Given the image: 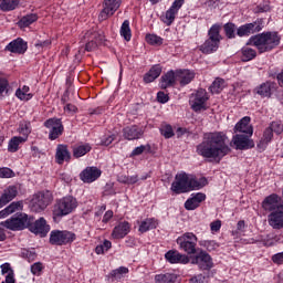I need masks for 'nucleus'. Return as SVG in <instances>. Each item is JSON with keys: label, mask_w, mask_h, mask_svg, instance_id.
Masks as SVG:
<instances>
[{"label": "nucleus", "mask_w": 283, "mask_h": 283, "mask_svg": "<svg viewBox=\"0 0 283 283\" xmlns=\"http://www.w3.org/2000/svg\"><path fill=\"white\" fill-rule=\"evenodd\" d=\"M197 154L202 158L222 160L224 156L231 154V148L227 145V136L222 133H210L205 135L203 142L197 146Z\"/></svg>", "instance_id": "1"}, {"label": "nucleus", "mask_w": 283, "mask_h": 283, "mask_svg": "<svg viewBox=\"0 0 283 283\" xmlns=\"http://www.w3.org/2000/svg\"><path fill=\"white\" fill-rule=\"evenodd\" d=\"M207 185L208 181L205 177L196 179L193 175L181 172L176 175L175 181L171 184L170 189L174 191V193H187V191H191L193 189H202V187H207Z\"/></svg>", "instance_id": "2"}, {"label": "nucleus", "mask_w": 283, "mask_h": 283, "mask_svg": "<svg viewBox=\"0 0 283 283\" xmlns=\"http://www.w3.org/2000/svg\"><path fill=\"white\" fill-rule=\"evenodd\" d=\"M281 38L277 32H263L261 34L252 35L247 45H254L260 52V54H264V52H271V50H275L277 45H280Z\"/></svg>", "instance_id": "3"}, {"label": "nucleus", "mask_w": 283, "mask_h": 283, "mask_svg": "<svg viewBox=\"0 0 283 283\" xmlns=\"http://www.w3.org/2000/svg\"><path fill=\"white\" fill-rule=\"evenodd\" d=\"M76 207H78V202L76 201V198L72 196L57 200L53 208L54 222H59L61 218L70 216V213H72Z\"/></svg>", "instance_id": "4"}, {"label": "nucleus", "mask_w": 283, "mask_h": 283, "mask_svg": "<svg viewBox=\"0 0 283 283\" xmlns=\"http://www.w3.org/2000/svg\"><path fill=\"white\" fill-rule=\"evenodd\" d=\"M220 41H222V35H220V25L213 24L208 31V39L200 46V51L202 54H212V52H218Z\"/></svg>", "instance_id": "5"}, {"label": "nucleus", "mask_w": 283, "mask_h": 283, "mask_svg": "<svg viewBox=\"0 0 283 283\" xmlns=\"http://www.w3.org/2000/svg\"><path fill=\"white\" fill-rule=\"evenodd\" d=\"M32 217H28L25 213H15L10 219L2 221L0 224L10 231H23V229L30 228V221Z\"/></svg>", "instance_id": "6"}, {"label": "nucleus", "mask_w": 283, "mask_h": 283, "mask_svg": "<svg viewBox=\"0 0 283 283\" xmlns=\"http://www.w3.org/2000/svg\"><path fill=\"white\" fill-rule=\"evenodd\" d=\"M179 249L188 255H195L198 247V237L193 232H185L177 239Z\"/></svg>", "instance_id": "7"}, {"label": "nucleus", "mask_w": 283, "mask_h": 283, "mask_svg": "<svg viewBox=\"0 0 283 283\" xmlns=\"http://www.w3.org/2000/svg\"><path fill=\"white\" fill-rule=\"evenodd\" d=\"M74 240H76V233L69 230H53L50 233V244L55 247L72 244Z\"/></svg>", "instance_id": "8"}, {"label": "nucleus", "mask_w": 283, "mask_h": 283, "mask_svg": "<svg viewBox=\"0 0 283 283\" xmlns=\"http://www.w3.org/2000/svg\"><path fill=\"white\" fill-rule=\"evenodd\" d=\"M209 101V95L205 88L197 90L192 93L189 99V105L195 112H205L207 109V102Z\"/></svg>", "instance_id": "9"}, {"label": "nucleus", "mask_w": 283, "mask_h": 283, "mask_svg": "<svg viewBox=\"0 0 283 283\" xmlns=\"http://www.w3.org/2000/svg\"><path fill=\"white\" fill-rule=\"evenodd\" d=\"M52 202V195L50 192H39L33 196L31 200V211L40 213V211H45L48 206Z\"/></svg>", "instance_id": "10"}, {"label": "nucleus", "mask_w": 283, "mask_h": 283, "mask_svg": "<svg viewBox=\"0 0 283 283\" xmlns=\"http://www.w3.org/2000/svg\"><path fill=\"white\" fill-rule=\"evenodd\" d=\"M263 211L273 213V211H283V200L282 197L276 193L269 195L264 198L261 203Z\"/></svg>", "instance_id": "11"}, {"label": "nucleus", "mask_w": 283, "mask_h": 283, "mask_svg": "<svg viewBox=\"0 0 283 283\" xmlns=\"http://www.w3.org/2000/svg\"><path fill=\"white\" fill-rule=\"evenodd\" d=\"M191 264H197L201 271H210V269H213V259L207 251L201 250L191 258Z\"/></svg>", "instance_id": "12"}, {"label": "nucleus", "mask_w": 283, "mask_h": 283, "mask_svg": "<svg viewBox=\"0 0 283 283\" xmlns=\"http://www.w3.org/2000/svg\"><path fill=\"white\" fill-rule=\"evenodd\" d=\"M44 127L49 129V139L56 140L59 136L63 135V123L60 118H50L44 122Z\"/></svg>", "instance_id": "13"}, {"label": "nucleus", "mask_w": 283, "mask_h": 283, "mask_svg": "<svg viewBox=\"0 0 283 283\" xmlns=\"http://www.w3.org/2000/svg\"><path fill=\"white\" fill-rule=\"evenodd\" d=\"M29 230L31 233L35 235H40L41 238H45L50 232V227L43 217L34 221V218L31 217V221L29 224Z\"/></svg>", "instance_id": "14"}, {"label": "nucleus", "mask_w": 283, "mask_h": 283, "mask_svg": "<svg viewBox=\"0 0 283 283\" xmlns=\"http://www.w3.org/2000/svg\"><path fill=\"white\" fill-rule=\"evenodd\" d=\"M122 0H104L103 10L101 11L99 21H106L109 17H114V13L120 8Z\"/></svg>", "instance_id": "15"}, {"label": "nucleus", "mask_w": 283, "mask_h": 283, "mask_svg": "<svg viewBox=\"0 0 283 283\" xmlns=\"http://www.w3.org/2000/svg\"><path fill=\"white\" fill-rule=\"evenodd\" d=\"M101 174H103V171H101L98 167H94V166L86 167L80 174V178L83 182L91 184V182H95V180H98V178H101Z\"/></svg>", "instance_id": "16"}, {"label": "nucleus", "mask_w": 283, "mask_h": 283, "mask_svg": "<svg viewBox=\"0 0 283 283\" xmlns=\"http://www.w3.org/2000/svg\"><path fill=\"white\" fill-rule=\"evenodd\" d=\"M165 258L170 264H189V256L187 254H182L177 250H169Z\"/></svg>", "instance_id": "17"}, {"label": "nucleus", "mask_w": 283, "mask_h": 283, "mask_svg": "<svg viewBox=\"0 0 283 283\" xmlns=\"http://www.w3.org/2000/svg\"><path fill=\"white\" fill-rule=\"evenodd\" d=\"M268 224L275 231L283 229V210L273 211L268 216Z\"/></svg>", "instance_id": "18"}, {"label": "nucleus", "mask_w": 283, "mask_h": 283, "mask_svg": "<svg viewBox=\"0 0 283 283\" xmlns=\"http://www.w3.org/2000/svg\"><path fill=\"white\" fill-rule=\"evenodd\" d=\"M6 50H8V52H12L13 54H25L28 51V42L23 41L21 38H18L17 40L10 42Z\"/></svg>", "instance_id": "19"}, {"label": "nucleus", "mask_w": 283, "mask_h": 283, "mask_svg": "<svg viewBox=\"0 0 283 283\" xmlns=\"http://www.w3.org/2000/svg\"><path fill=\"white\" fill-rule=\"evenodd\" d=\"M232 143L237 147V149H252V147H255L253 140L249 139V136L247 135H234L232 138Z\"/></svg>", "instance_id": "20"}, {"label": "nucleus", "mask_w": 283, "mask_h": 283, "mask_svg": "<svg viewBox=\"0 0 283 283\" xmlns=\"http://www.w3.org/2000/svg\"><path fill=\"white\" fill-rule=\"evenodd\" d=\"M205 200H207V195L205 192H198L185 202V209H187V211H193L198 209L200 203L205 202Z\"/></svg>", "instance_id": "21"}, {"label": "nucleus", "mask_w": 283, "mask_h": 283, "mask_svg": "<svg viewBox=\"0 0 283 283\" xmlns=\"http://www.w3.org/2000/svg\"><path fill=\"white\" fill-rule=\"evenodd\" d=\"M262 30V25L258 22L247 23L237 30L238 36H249L250 34H255V32H260Z\"/></svg>", "instance_id": "22"}, {"label": "nucleus", "mask_w": 283, "mask_h": 283, "mask_svg": "<svg viewBox=\"0 0 283 283\" xmlns=\"http://www.w3.org/2000/svg\"><path fill=\"white\" fill-rule=\"evenodd\" d=\"M130 229H132V226H129V222H127V221L120 222L118 226H116L113 229L112 239L113 240H123V238H125V235H127L129 233Z\"/></svg>", "instance_id": "23"}, {"label": "nucleus", "mask_w": 283, "mask_h": 283, "mask_svg": "<svg viewBox=\"0 0 283 283\" xmlns=\"http://www.w3.org/2000/svg\"><path fill=\"white\" fill-rule=\"evenodd\" d=\"M176 78L181 85V87H185V85H189V83H191V81L196 78V73L189 70H177Z\"/></svg>", "instance_id": "24"}, {"label": "nucleus", "mask_w": 283, "mask_h": 283, "mask_svg": "<svg viewBox=\"0 0 283 283\" xmlns=\"http://www.w3.org/2000/svg\"><path fill=\"white\" fill-rule=\"evenodd\" d=\"M72 158V155L70 154V150L67 149V145L60 144L56 147L55 153V161L57 165H63V163H70Z\"/></svg>", "instance_id": "25"}, {"label": "nucleus", "mask_w": 283, "mask_h": 283, "mask_svg": "<svg viewBox=\"0 0 283 283\" xmlns=\"http://www.w3.org/2000/svg\"><path fill=\"white\" fill-rule=\"evenodd\" d=\"M275 82L266 81L265 83L259 85L255 88V92L259 94V96H262V98H271L273 90H275Z\"/></svg>", "instance_id": "26"}, {"label": "nucleus", "mask_w": 283, "mask_h": 283, "mask_svg": "<svg viewBox=\"0 0 283 283\" xmlns=\"http://www.w3.org/2000/svg\"><path fill=\"white\" fill-rule=\"evenodd\" d=\"M234 132L253 136V126H251V117L245 116L239 123H237V125L234 126Z\"/></svg>", "instance_id": "27"}, {"label": "nucleus", "mask_w": 283, "mask_h": 283, "mask_svg": "<svg viewBox=\"0 0 283 283\" xmlns=\"http://www.w3.org/2000/svg\"><path fill=\"white\" fill-rule=\"evenodd\" d=\"M124 138L126 140H138L143 136V128L134 125V126H127L123 129Z\"/></svg>", "instance_id": "28"}, {"label": "nucleus", "mask_w": 283, "mask_h": 283, "mask_svg": "<svg viewBox=\"0 0 283 283\" xmlns=\"http://www.w3.org/2000/svg\"><path fill=\"white\" fill-rule=\"evenodd\" d=\"M17 196H19V188H17V186H9L3 190L0 202L2 206L8 205V202H12Z\"/></svg>", "instance_id": "29"}, {"label": "nucleus", "mask_w": 283, "mask_h": 283, "mask_svg": "<svg viewBox=\"0 0 283 283\" xmlns=\"http://www.w3.org/2000/svg\"><path fill=\"white\" fill-rule=\"evenodd\" d=\"M176 72L174 71H168L166 74H164L160 77V87L161 90H167V87H174L176 85Z\"/></svg>", "instance_id": "30"}, {"label": "nucleus", "mask_w": 283, "mask_h": 283, "mask_svg": "<svg viewBox=\"0 0 283 283\" xmlns=\"http://www.w3.org/2000/svg\"><path fill=\"white\" fill-rule=\"evenodd\" d=\"M163 74V66L159 64L153 65L150 70L144 75L145 83H154L158 76Z\"/></svg>", "instance_id": "31"}, {"label": "nucleus", "mask_w": 283, "mask_h": 283, "mask_svg": "<svg viewBox=\"0 0 283 283\" xmlns=\"http://www.w3.org/2000/svg\"><path fill=\"white\" fill-rule=\"evenodd\" d=\"M178 282V275L175 273H161L155 275V283H176Z\"/></svg>", "instance_id": "32"}, {"label": "nucleus", "mask_w": 283, "mask_h": 283, "mask_svg": "<svg viewBox=\"0 0 283 283\" xmlns=\"http://www.w3.org/2000/svg\"><path fill=\"white\" fill-rule=\"evenodd\" d=\"M86 38L90 39V41L86 43L85 50L86 52H92L93 50H96L98 48V38L101 36L98 33H86Z\"/></svg>", "instance_id": "33"}, {"label": "nucleus", "mask_w": 283, "mask_h": 283, "mask_svg": "<svg viewBox=\"0 0 283 283\" xmlns=\"http://www.w3.org/2000/svg\"><path fill=\"white\" fill-rule=\"evenodd\" d=\"M156 227H158V222H156L155 219H145L139 224L138 231L140 233H147V231H151V229H156Z\"/></svg>", "instance_id": "34"}, {"label": "nucleus", "mask_w": 283, "mask_h": 283, "mask_svg": "<svg viewBox=\"0 0 283 283\" xmlns=\"http://www.w3.org/2000/svg\"><path fill=\"white\" fill-rule=\"evenodd\" d=\"M92 151V146L90 144L78 145L73 148L74 158H82L85 154H90Z\"/></svg>", "instance_id": "35"}, {"label": "nucleus", "mask_w": 283, "mask_h": 283, "mask_svg": "<svg viewBox=\"0 0 283 283\" xmlns=\"http://www.w3.org/2000/svg\"><path fill=\"white\" fill-rule=\"evenodd\" d=\"M273 140V133L270 127L265 128L263 133V137L261 138L260 143L258 144L259 149H265L266 145Z\"/></svg>", "instance_id": "36"}, {"label": "nucleus", "mask_w": 283, "mask_h": 283, "mask_svg": "<svg viewBox=\"0 0 283 283\" xmlns=\"http://www.w3.org/2000/svg\"><path fill=\"white\" fill-rule=\"evenodd\" d=\"M21 143H25V138L17 137V136L12 137L9 140L8 151H10L11 154L19 151V145H21Z\"/></svg>", "instance_id": "37"}, {"label": "nucleus", "mask_w": 283, "mask_h": 283, "mask_svg": "<svg viewBox=\"0 0 283 283\" xmlns=\"http://www.w3.org/2000/svg\"><path fill=\"white\" fill-rule=\"evenodd\" d=\"M242 53V61L243 62H248V61H253V59H255V56H258V52L249 46H243L241 50Z\"/></svg>", "instance_id": "38"}, {"label": "nucleus", "mask_w": 283, "mask_h": 283, "mask_svg": "<svg viewBox=\"0 0 283 283\" xmlns=\"http://www.w3.org/2000/svg\"><path fill=\"white\" fill-rule=\"evenodd\" d=\"M17 6H19V0H0V9L3 12L15 10Z\"/></svg>", "instance_id": "39"}, {"label": "nucleus", "mask_w": 283, "mask_h": 283, "mask_svg": "<svg viewBox=\"0 0 283 283\" xmlns=\"http://www.w3.org/2000/svg\"><path fill=\"white\" fill-rule=\"evenodd\" d=\"M119 34L126 41H132V29L129 28V20H125L122 23Z\"/></svg>", "instance_id": "40"}, {"label": "nucleus", "mask_w": 283, "mask_h": 283, "mask_svg": "<svg viewBox=\"0 0 283 283\" xmlns=\"http://www.w3.org/2000/svg\"><path fill=\"white\" fill-rule=\"evenodd\" d=\"M38 19L39 15H36V13L27 14L19 21V25L20 28H28L29 25H32V23H34V21Z\"/></svg>", "instance_id": "41"}, {"label": "nucleus", "mask_w": 283, "mask_h": 283, "mask_svg": "<svg viewBox=\"0 0 283 283\" xmlns=\"http://www.w3.org/2000/svg\"><path fill=\"white\" fill-rule=\"evenodd\" d=\"M176 14H178V12L169 8V10L166 11L165 15H161L163 23H165L166 25H171V23L176 21Z\"/></svg>", "instance_id": "42"}, {"label": "nucleus", "mask_w": 283, "mask_h": 283, "mask_svg": "<svg viewBox=\"0 0 283 283\" xmlns=\"http://www.w3.org/2000/svg\"><path fill=\"white\" fill-rule=\"evenodd\" d=\"M28 92H30V86L24 85V86H22V88H18L15 91V96L20 101H30V98H32V94H30Z\"/></svg>", "instance_id": "43"}, {"label": "nucleus", "mask_w": 283, "mask_h": 283, "mask_svg": "<svg viewBox=\"0 0 283 283\" xmlns=\"http://www.w3.org/2000/svg\"><path fill=\"white\" fill-rule=\"evenodd\" d=\"M21 205V201L10 203L7 208L0 211V218H7V216H10V213H14V211H17Z\"/></svg>", "instance_id": "44"}, {"label": "nucleus", "mask_w": 283, "mask_h": 283, "mask_svg": "<svg viewBox=\"0 0 283 283\" xmlns=\"http://www.w3.org/2000/svg\"><path fill=\"white\" fill-rule=\"evenodd\" d=\"M222 90H224V80L218 77L210 85V92L212 94H220L222 92Z\"/></svg>", "instance_id": "45"}, {"label": "nucleus", "mask_w": 283, "mask_h": 283, "mask_svg": "<svg viewBox=\"0 0 283 283\" xmlns=\"http://www.w3.org/2000/svg\"><path fill=\"white\" fill-rule=\"evenodd\" d=\"M19 134L22 135L21 138H25V140H28V137L30 136V134H32V127L30 126V122L20 123Z\"/></svg>", "instance_id": "46"}, {"label": "nucleus", "mask_w": 283, "mask_h": 283, "mask_svg": "<svg viewBox=\"0 0 283 283\" xmlns=\"http://www.w3.org/2000/svg\"><path fill=\"white\" fill-rule=\"evenodd\" d=\"M223 30L228 39H235V24L228 22L224 24Z\"/></svg>", "instance_id": "47"}, {"label": "nucleus", "mask_w": 283, "mask_h": 283, "mask_svg": "<svg viewBox=\"0 0 283 283\" xmlns=\"http://www.w3.org/2000/svg\"><path fill=\"white\" fill-rule=\"evenodd\" d=\"M201 247H203V249H207V251H216V249H218L220 244H218V242H216L214 240H203L201 241Z\"/></svg>", "instance_id": "48"}, {"label": "nucleus", "mask_w": 283, "mask_h": 283, "mask_svg": "<svg viewBox=\"0 0 283 283\" xmlns=\"http://www.w3.org/2000/svg\"><path fill=\"white\" fill-rule=\"evenodd\" d=\"M146 41L149 43V45H163V38L156 34H147Z\"/></svg>", "instance_id": "49"}, {"label": "nucleus", "mask_w": 283, "mask_h": 283, "mask_svg": "<svg viewBox=\"0 0 283 283\" xmlns=\"http://www.w3.org/2000/svg\"><path fill=\"white\" fill-rule=\"evenodd\" d=\"M161 136L165 138H174L175 134H174V128L171 127V125H165L161 129H160Z\"/></svg>", "instance_id": "50"}, {"label": "nucleus", "mask_w": 283, "mask_h": 283, "mask_svg": "<svg viewBox=\"0 0 283 283\" xmlns=\"http://www.w3.org/2000/svg\"><path fill=\"white\" fill-rule=\"evenodd\" d=\"M127 273H129V269L126 266H119L118 269L113 270L112 275L113 277L120 279V275H127Z\"/></svg>", "instance_id": "51"}, {"label": "nucleus", "mask_w": 283, "mask_h": 283, "mask_svg": "<svg viewBox=\"0 0 283 283\" xmlns=\"http://www.w3.org/2000/svg\"><path fill=\"white\" fill-rule=\"evenodd\" d=\"M269 128L272 130V133L274 132V134H277V135L282 134L283 132V126L279 122H272Z\"/></svg>", "instance_id": "52"}, {"label": "nucleus", "mask_w": 283, "mask_h": 283, "mask_svg": "<svg viewBox=\"0 0 283 283\" xmlns=\"http://www.w3.org/2000/svg\"><path fill=\"white\" fill-rule=\"evenodd\" d=\"M41 271H43V263L36 262L31 265V273L33 275H41Z\"/></svg>", "instance_id": "53"}, {"label": "nucleus", "mask_w": 283, "mask_h": 283, "mask_svg": "<svg viewBox=\"0 0 283 283\" xmlns=\"http://www.w3.org/2000/svg\"><path fill=\"white\" fill-rule=\"evenodd\" d=\"M14 171L10 168H0V178H13Z\"/></svg>", "instance_id": "54"}, {"label": "nucleus", "mask_w": 283, "mask_h": 283, "mask_svg": "<svg viewBox=\"0 0 283 283\" xmlns=\"http://www.w3.org/2000/svg\"><path fill=\"white\" fill-rule=\"evenodd\" d=\"M157 101L158 103H161V104L169 103V95L163 91H159L157 93Z\"/></svg>", "instance_id": "55"}, {"label": "nucleus", "mask_w": 283, "mask_h": 283, "mask_svg": "<svg viewBox=\"0 0 283 283\" xmlns=\"http://www.w3.org/2000/svg\"><path fill=\"white\" fill-rule=\"evenodd\" d=\"M1 274L2 275H9V273H14V270H12V266H10V263H3L0 265Z\"/></svg>", "instance_id": "56"}, {"label": "nucleus", "mask_w": 283, "mask_h": 283, "mask_svg": "<svg viewBox=\"0 0 283 283\" xmlns=\"http://www.w3.org/2000/svg\"><path fill=\"white\" fill-rule=\"evenodd\" d=\"M9 85L10 84L6 77H0V96L3 94V92H8Z\"/></svg>", "instance_id": "57"}, {"label": "nucleus", "mask_w": 283, "mask_h": 283, "mask_svg": "<svg viewBox=\"0 0 283 283\" xmlns=\"http://www.w3.org/2000/svg\"><path fill=\"white\" fill-rule=\"evenodd\" d=\"M184 4H185V0H175L170 9L174 10L175 12H178V10H180V8H182Z\"/></svg>", "instance_id": "58"}, {"label": "nucleus", "mask_w": 283, "mask_h": 283, "mask_svg": "<svg viewBox=\"0 0 283 283\" xmlns=\"http://www.w3.org/2000/svg\"><path fill=\"white\" fill-rule=\"evenodd\" d=\"M22 255H23L24 258H27V260H29V262L33 261L34 258H36V253H35V252H32V251H30V250H24V251L22 252Z\"/></svg>", "instance_id": "59"}, {"label": "nucleus", "mask_w": 283, "mask_h": 283, "mask_svg": "<svg viewBox=\"0 0 283 283\" xmlns=\"http://www.w3.org/2000/svg\"><path fill=\"white\" fill-rule=\"evenodd\" d=\"M222 227V221L217 220L210 223L211 231L218 232L219 229Z\"/></svg>", "instance_id": "60"}, {"label": "nucleus", "mask_w": 283, "mask_h": 283, "mask_svg": "<svg viewBox=\"0 0 283 283\" xmlns=\"http://www.w3.org/2000/svg\"><path fill=\"white\" fill-rule=\"evenodd\" d=\"M145 149H147V146L142 145L139 147H136L133 151H132V156H140V154H143L145 151Z\"/></svg>", "instance_id": "61"}, {"label": "nucleus", "mask_w": 283, "mask_h": 283, "mask_svg": "<svg viewBox=\"0 0 283 283\" xmlns=\"http://www.w3.org/2000/svg\"><path fill=\"white\" fill-rule=\"evenodd\" d=\"M269 10H271L269 3H262L256 7V12H269Z\"/></svg>", "instance_id": "62"}, {"label": "nucleus", "mask_w": 283, "mask_h": 283, "mask_svg": "<svg viewBox=\"0 0 283 283\" xmlns=\"http://www.w3.org/2000/svg\"><path fill=\"white\" fill-rule=\"evenodd\" d=\"M2 283H17V280L14 279V272L7 274L6 280L2 281Z\"/></svg>", "instance_id": "63"}, {"label": "nucleus", "mask_w": 283, "mask_h": 283, "mask_svg": "<svg viewBox=\"0 0 283 283\" xmlns=\"http://www.w3.org/2000/svg\"><path fill=\"white\" fill-rule=\"evenodd\" d=\"M276 81L280 87H283V70L276 74Z\"/></svg>", "instance_id": "64"}]
</instances>
